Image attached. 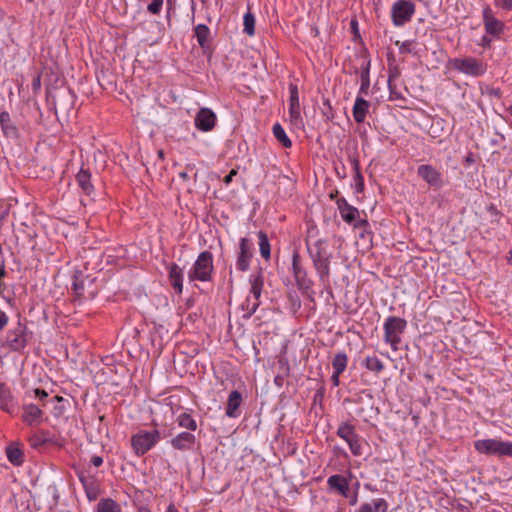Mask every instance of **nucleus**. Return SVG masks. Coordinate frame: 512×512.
Here are the masks:
<instances>
[{
  "mask_svg": "<svg viewBox=\"0 0 512 512\" xmlns=\"http://www.w3.org/2000/svg\"><path fill=\"white\" fill-rule=\"evenodd\" d=\"M316 227L307 230L305 244L313 266L321 281L325 282L330 276V262L332 253L328 250V241L323 238L313 239L317 236Z\"/></svg>",
  "mask_w": 512,
  "mask_h": 512,
  "instance_id": "obj_1",
  "label": "nucleus"
},
{
  "mask_svg": "<svg viewBox=\"0 0 512 512\" xmlns=\"http://www.w3.org/2000/svg\"><path fill=\"white\" fill-rule=\"evenodd\" d=\"M213 271V254L205 250L198 255L194 264L189 269L187 274L188 280L197 287V281L210 282L212 280Z\"/></svg>",
  "mask_w": 512,
  "mask_h": 512,
  "instance_id": "obj_2",
  "label": "nucleus"
},
{
  "mask_svg": "<svg viewBox=\"0 0 512 512\" xmlns=\"http://www.w3.org/2000/svg\"><path fill=\"white\" fill-rule=\"evenodd\" d=\"M407 321L398 316H389L386 318L384 329V340L390 344L393 350H401L405 345L402 343V336L406 330Z\"/></svg>",
  "mask_w": 512,
  "mask_h": 512,
  "instance_id": "obj_3",
  "label": "nucleus"
},
{
  "mask_svg": "<svg viewBox=\"0 0 512 512\" xmlns=\"http://www.w3.org/2000/svg\"><path fill=\"white\" fill-rule=\"evenodd\" d=\"M474 448L481 454L497 457H512V442L499 439H481L474 443Z\"/></svg>",
  "mask_w": 512,
  "mask_h": 512,
  "instance_id": "obj_4",
  "label": "nucleus"
},
{
  "mask_svg": "<svg viewBox=\"0 0 512 512\" xmlns=\"http://www.w3.org/2000/svg\"><path fill=\"white\" fill-rule=\"evenodd\" d=\"M161 439L158 430L152 431H139L131 438V445L138 456H142L151 450Z\"/></svg>",
  "mask_w": 512,
  "mask_h": 512,
  "instance_id": "obj_5",
  "label": "nucleus"
},
{
  "mask_svg": "<svg viewBox=\"0 0 512 512\" xmlns=\"http://www.w3.org/2000/svg\"><path fill=\"white\" fill-rule=\"evenodd\" d=\"M449 63L453 69L472 77L482 76L486 72V65L474 57L454 58Z\"/></svg>",
  "mask_w": 512,
  "mask_h": 512,
  "instance_id": "obj_6",
  "label": "nucleus"
},
{
  "mask_svg": "<svg viewBox=\"0 0 512 512\" xmlns=\"http://www.w3.org/2000/svg\"><path fill=\"white\" fill-rule=\"evenodd\" d=\"M337 208L342 219L354 228H366L369 224L366 219L360 218L359 210L350 205L345 198H339L336 201Z\"/></svg>",
  "mask_w": 512,
  "mask_h": 512,
  "instance_id": "obj_7",
  "label": "nucleus"
},
{
  "mask_svg": "<svg viewBox=\"0 0 512 512\" xmlns=\"http://www.w3.org/2000/svg\"><path fill=\"white\" fill-rule=\"evenodd\" d=\"M415 13V4L408 0H398L391 8V18L395 26L401 27L408 23Z\"/></svg>",
  "mask_w": 512,
  "mask_h": 512,
  "instance_id": "obj_8",
  "label": "nucleus"
},
{
  "mask_svg": "<svg viewBox=\"0 0 512 512\" xmlns=\"http://www.w3.org/2000/svg\"><path fill=\"white\" fill-rule=\"evenodd\" d=\"M292 271L298 288L307 293L313 283L308 278L307 271L301 264V257L297 250L292 254Z\"/></svg>",
  "mask_w": 512,
  "mask_h": 512,
  "instance_id": "obj_9",
  "label": "nucleus"
},
{
  "mask_svg": "<svg viewBox=\"0 0 512 512\" xmlns=\"http://www.w3.org/2000/svg\"><path fill=\"white\" fill-rule=\"evenodd\" d=\"M253 254V242L247 237H242L239 240V252L235 263L237 270L241 272L249 270Z\"/></svg>",
  "mask_w": 512,
  "mask_h": 512,
  "instance_id": "obj_10",
  "label": "nucleus"
},
{
  "mask_svg": "<svg viewBox=\"0 0 512 512\" xmlns=\"http://www.w3.org/2000/svg\"><path fill=\"white\" fill-rule=\"evenodd\" d=\"M417 175L434 189H439L443 186V177L441 172L430 164H422L418 166Z\"/></svg>",
  "mask_w": 512,
  "mask_h": 512,
  "instance_id": "obj_11",
  "label": "nucleus"
},
{
  "mask_svg": "<svg viewBox=\"0 0 512 512\" xmlns=\"http://www.w3.org/2000/svg\"><path fill=\"white\" fill-rule=\"evenodd\" d=\"M216 122V114L207 107L200 108L194 118L195 127L201 132L212 131L216 126Z\"/></svg>",
  "mask_w": 512,
  "mask_h": 512,
  "instance_id": "obj_12",
  "label": "nucleus"
},
{
  "mask_svg": "<svg viewBox=\"0 0 512 512\" xmlns=\"http://www.w3.org/2000/svg\"><path fill=\"white\" fill-rule=\"evenodd\" d=\"M27 343L25 327L21 324L9 331L6 336L5 346L14 352L22 350Z\"/></svg>",
  "mask_w": 512,
  "mask_h": 512,
  "instance_id": "obj_13",
  "label": "nucleus"
},
{
  "mask_svg": "<svg viewBox=\"0 0 512 512\" xmlns=\"http://www.w3.org/2000/svg\"><path fill=\"white\" fill-rule=\"evenodd\" d=\"M196 443V437L192 432L183 431L170 440V445L179 451L192 450Z\"/></svg>",
  "mask_w": 512,
  "mask_h": 512,
  "instance_id": "obj_14",
  "label": "nucleus"
},
{
  "mask_svg": "<svg viewBox=\"0 0 512 512\" xmlns=\"http://www.w3.org/2000/svg\"><path fill=\"white\" fill-rule=\"evenodd\" d=\"M483 22L485 25V30L488 34L497 35L502 32L504 28L503 22L496 19L493 15L492 9L490 6H485L482 11Z\"/></svg>",
  "mask_w": 512,
  "mask_h": 512,
  "instance_id": "obj_15",
  "label": "nucleus"
},
{
  "mask_svg": "<svg viewBox=\"0 0 512 512\" xmlns=\"http://www.w3.org/2000/svg\"><path fill=\"white\" fill-rule=\"evenodd\" d=\"M327 486L330 491L348 497L349 496V481L342 475L334 474L327 479Z\"/></svg>",
  "mask_w": 512,
  "mask_h": 512,
  "instance_id": "obj_16",
  "label": "nucleus"
},
{
  "mask_svg": "<svg viewBox=\"0 0 512 512\" xmlns=\"http://www.w3.org/2000/svg\"><path fill=\"white\" fill-rule=\"evenodd\" d=\"M289 115L292 122L296 123L301 119L298 88L295 84L289 85Z\"/></svg>",
  "mask_w": 512,
  "mask_h": 512,
  "instance_id": "obj_17",
  "label": "nucleus"
},
{
  "mask_svg": "<svg viewBox=\"0 0 512 512\" xmlns=\"http://www.w3.org/2000/svg\"><path fill=\"white\" fill-rule=\"evenodd\" d=\"M42 415V410L35 404H25L23 406L22 419L28 425L34 426L40 424Z\"/></svg>",
  "mask_w": 512,
  "mask_h": 512,
  "instance_id": "obj_18",
  "label": "nucleus"
},
{
  "mask_svg": "<svg viewBox=\"0 0 512 512\" xmlns=\"http://www.w3.org/2000/svg\"><path fill=\"white\" fill-rule=\"evenodd\" d=\"M0 126L3 135L8 139H18L19 131L16 125L12 122L10 114L7 111L0 113Z\"/></svg>",
  "mask_w": 512,
  "mask_h": 512,
  "instance_id": "obj_19",
  "label": "nucleus"
},
{
  "mask_svg": "<svg viewBox=\"0 0 512 512\" xmlns=\"http://www.w3.org/2000/svg\"><path fill=\"white\" fill-rule=\"evenodd\" d=\"M168 278L176 293L181 294L183 291V269L176 263H172L169 266Z\"/></svg>",
  "mask_w": 512,
  "mask_h": 512,
  "instance_id": "obj_20",
  "label": "nucleus"
},
{
  "mask_svg": "<svg viewBox=\"0 0 512 512\" xmlns=\"http://www.w3.org/2000/svg\"><path fill=\"white\" fill-rule=\"evenodd\" d=\"M369 107L370 103L367 100L359 95L356 97L352 112L354 120L357 123H363L365 121Z\"/></svg>",
  "mask_w": 512,
  "mask_h": 512,
  "instance_id": "obj_21",
  "label": "nucleus"
},
{
  "mask_svg": "<svg viewBox=\"0 0 512 512\" xmlns=\"http://www.w3.org/2000/svg\"><path fill=\"white\" fill-rule=\"evenodd\" d=\"M210 34V29L205 24H198L194 28V35L197 39V42L204 51L210 48Z\"/></svg>",
  "mask_w": 512,
  "mask_h": 512,
  "instance_id": "obj_22",
  "label": "nucleus"
},
{
  "mask_svg": "<svg viewBox=\"0 0 512 512\" xmlns=\"http://www.w3.org/2000/svg\"><path fill=\"white\" fill-rule=\"evenodd\" d=\"M242 403V395L237 390L230 393L227 401L226 415L235 418L239 415V407Z\"/></svg>",
  "mask_w": 512,
  "mask_h": 512,
  "instance_id": "obj_23",
  "label": "nucleus"
},
{
  "mask_svg": "<svg viewBox=\"0 0 512 512\" xmlns=\"http://www.w3.org/2000/svg\"><path fill=\"white\" fill-rule=\"evenodd\" d=\"M76 182L86 195H91L94 191L91 183V173L88 170L81 168L76 175Z\"/></svg>",
  "mask_w": 512,
  "mask_h": 512,
  "instance_id": "obj_24",
  "label": "nucleus"
},
{
  "mask_svg": "<svg viewBox=\"0 0 512 512\" xmlns=\"http://www.w3.org/2000/svg\"><path fill=\"white\" fill-rule=\"evenodd\" d=\"M250 294L253 296V299L258 300L261 296L263 285H264V277L262 269L259 270L257 274H252L250 276Z\"/></svg>",
  "mask_w": 512,
  "mask_h": 512,
  "instance_id": "obj_25",
  "label": "nucleus"
},
{
  "mask_svg": "<svg viewBox=\"0 0 512 512\" xmlns=\"http://www.w3.org/2000/svg\"><path fill=\"white\" fill-rule=\"evenodd\" d=\"M175 422L180 428L187 429L189 432L195 431L198 427L196 420L188 412L177 415Z\"/></svg>",
  "mask_w": 512,
  "mask_h": 512,
  "instance_id": "obj_26",
  "label": "nucleus"
},
{
  "mask_svg": "<svg viewBox=\"0 0 512 512\" xmlns=\"http://www.w3.org/2000/svg\"><path fill=\"white\" fill-rule=\"evenodd\" d=\"M370 60H364L361 65V72H360V90L359 93L362 94H368V90L370 87Z\"/></svg>",
  "mask_w": 512,
  "mask_h": 512,
  "instance_id": "obj_27",
  "label": "nucleus"
},
{
  "mask_svg": "<svg viewBox=\"0 0 512 512\" xmlns=\"http://www.w3.org/2000/svg\"><path fill=\"white\" fill-rule=\"evenodd\" d=\"M121 506L111 498H102L96 505L95 512H121Z\"/></svg>",
  "mask_w": 512,
  "mask_h": 512,
  "instance_id": "obj_28",
  "label": "nucleus"
},
{
  "mask_svg": "<svg viewBox=\"0 0 512 512\" xmlns=\"http://www.w3.org/2000/svg\"><path fill=\"white\" fill-rule=\"evenodd\" d=\"M84 491L89 501H94L101 493L100 484L98 480L93 477L88 483L84 482Z\"/></svg>",
  "mask_w": 512,
  "mask_h": 512,
  "instance_id": "obj_29",
  "label": "nucleus"
},
{
  "mask_svg": "<svg viewBox=\"0 0 512 512\" xmlns=\"http://www.w3.org/2000/svg\"><path fill=\"white\" fill-rule=\"evenodd\" d=\"M257 236L259 240L260 254L265 260H269L271 257V245L269 242V238L267 234L262 230L257 232Z\"/></svg>",
  "mask_w": 512,
  "mask_h": 512,
  "instance_id": "obj_30",
  "label": "nucleus"
},
{
  "mask_svg": "<svg viewBox=\"0 0 512 512\" xmlns=\"http://www.w3.org/2000/svg\"><path fill=\"white\" fill-rule=\"evenodd\" d=\"M259 306V301L255 299H251V296H248L245 301L241 304V310L243 311L242 318L249 319L252 314L255 313Z\"/></svg>",
  "mask_w": 512,
  "mask_h": 512,
  "instance_id": "obj_31",
  "label": "nucleus"
},
{
  "mask_svg": "<svg viewBox=\"0 0 512 512\" xmlns=\"http://www.w3.org/2000/svg\"><path fill=\"white\" fill-rule=\"evenodd\" d=\"M274 137L280 142L285 148L292 146V141L287 136L284 128L279 123H275L272 128Z\"/></svg>",
  "mask_w": 512,
  "mask_h": 512,
  "instance_id": "obj_32",
  "label": "nucleus"
},
{
  "mask_svg": "<svg viewBox=\"0 0 512 512\" xmlns=\"http://www.w3.org/2000/svg\"><path fill=\"white\" fill-rule=\"evenodd\" d=\"M352 166L355 171L354 182H355V191L357 193H361L364 190V178L360 171V164L357 158L352 159Z\"/></svg>",
  "mask_w": 512,
  "mask_h": 512,
  "instance_id": "obj_33",
  "label": "nucleus"
},
{
  "mask_svg": "<svg viewBox=\"0 0 512 512\" xmlns=\"http://www.w3.org/2000/svg\"><path fill=\"white\" fill-rule=\"evenodd\" d=\"M337 435L345 442H348L352 437L356 435L355 428L349 423H342L337 429Z\"/></svg>",
  "mask_w": 512,
  "mask_h": 512,
  "instance_id": "obj_34",
  "label": "nucleus"
},
{
  "mask_svg": "<svg viewBox=\"0 0 512 512\" xmlns=\"http://www.w3.org/2000/svg\"><path fill=\"white\" fill-rule=\"evenodd\" d=\"M244 24V33L249 36H253L255 34V17L253 13L248 9V11L244 14L243 17Z\"/></svg>",
  "mask_w": 512,
  "mask_h": 512,
  "instance_id": "obj_35",
  "label": "nucleus"
},
{
  "mask_svg": "<svg viewBox=\"0 0 512 512\" xmlns=\"http://www.w3.org/2000/svg\"><path fill=\"white\" fill-rule=\"evenodd\" d=\"M11 404V393L7 386L3 383H0V408L3 410L9 409Z\"/></svg>",
  "mask_w": 512,
  "mask_h": 512,
  "instance_id": "obj_36",
  "label": "nucleus"
},
{
  "mask_svg": "<svg viewBox=\"0 0 512 512\" xmlns=\"http://www.w3.org/2000/svg\"><path fill=\"white\" fill-rule=\"evenodd\" d=\"M371 512H387L389 508L388 502L384 498H375L368 502Z\"/></svg>",
  "mask_w": 512,
  "mask_h": 512,
  "instance_id": "obj_37",
  "label": "nucleus"
},
{
  "mask_svg": "<svg viewBox=\"0 0 512 512\" xmlns=\"http://www.w3.org/2000/svg\"><path fill=\"white\" fill-rule=\"evenodd\" d=\"M7 458L14 465H20L23 461V454L21 450L15 447L7 448Z\"/></svg>",
  "mask_w": 512,
  "mask_h": 512,
  "instance_id": "obj_38",
  "label": "nucleus"
},
{
  "mask_svg": "<svg viewBox=\"0 0 512 512\" xmlns=\"http://www.w3.org/2000/svg\"><path fill=\"white\" fill-rule=\"evenodd\" d=\"M332 365L335 372L342 373L347 366L346 354H336L333 359Z\"/></svg>",
  "mask_w": 512,
  "mask_h": 512,
  "instance_id": "obj_39",
  "label": "nucleus"
},
{
  "mask_svg": "<svg viewBox=\"0 0 512 512\" xmlns=\"http://www.w3.org/2000/svg\"><path fill=\"white\" fill-rule=\"evenodd\" d=\"M346 443L349 445L350 451L354 456L362 455V445L358 434H356Z\"/></svg>",
  "mask_w": 512,
  "mask_h": 512,
  "instance_id": "obj_40",
  "label": "nucleus"
},
{
  "mask_svg": "<svg viewBox=\"0 0 512 512\" xmlns=\"http://www.w3.org/2000/svg\"><path fill=\"white\" fill-rule=\"evenodd\" d=\"M366 367L367 369L375 372L382 371L384 365L380 359H378L375 355L367 356L366 358Z\"/></svg>",
  "mask_w": 512,
  "mask_h": 512,
  "instance_id": "obj_41",
  "label": "nucleus"
},
{
  "mask_svg": "<svg viewBox=\"0 0 512 512\" xmlns=\"http://www.w3.org/2000/svg\"><path fill=\"white\" fill-rule=\"evenodd\" d=\"M48 402L57 403L53 408V414L55 417H60L65 410V407L63 405L64 399L60 396H54L50 398Z\"/></svg>",
  "mask_w": 512,
  "mask_h": 512,
  "instance_id": "obj_42",
  "label": "nucleus"
},
{
  "mask_svg": "<svg viewBox=\"0 0 512 512\" xmlns=\"http://www.w3.org/2000/svg\"><path fill=\"white\" fill-rule=\"evenodd\" d=\"M47 438L45 437L44 433L42 434H33L29 438L30 445L33 448H39L42 445H44L47 442Z\"/></svg>",
  "mask_w": 512,
  "mask_h": 512,
  "instance_id": "obj_43",
  "label": "nucleus"
},
{
  "mask_svg": "<svg viewBox=\"0 0 512 512\" xmlns=\"http://www.w3.org/2000/svg\"><path fill=\"white\" fill-rule=\"evenodd\" d=\"M162 5L163 0H152V2L147 6V10L153 15H158L161 11Z\"/></svg>",
  "mask_w": 512,
  "mask_h": 512,
  "instance_id": "obj_44",
  "label": "nucleus"
},
{
  "mask_svg": "<svg viewBox=\"0 0 512 512\" xmlns=\"http://www.w3.org/2000/svg\"><path fill=\"white\" fill-rule=\"evenodd\" d=\"M33 397L39 399V401L43 402V406L47 405L49 402H45L46 398H48V393L41 389H34L32 391Z\"/></svg>",
  "mask_w": 512,
  "mask_h": 512,
  "instance_id": "obj_45",
  "label": "nucleus"
},
{
  "mask_svg": "<svg viewBox=\"0 0 512 512\" xmlns=\"http://www.w3.org/2000/svg\"><path fill=\"white\" fill-rule=\"evenodd\" d=\"M278 363L280 364V370L283 374H289V365H288V362L287 360L284 358L283 355H281L279 358H278Z\"/></svg>",
  "mask_w": 512,
  "mask_h": 512,
  "instance_id": "obj_46",
  "label": "nucleus"
},
{
  "mask_svg": "<svg viewBox=\"0 0 512 512\" xmlns=\"http://www.w3.org/2000/svg\"><path fill=\"white\" fill-rule=\"evenodd\" d=\"M495 4L507 11L512 9V0H495Z\"/></svg>",
  "mask_w": 512,
  "mask_h": 512,
  "instance_id": "obj_47",
  "label": "nucleus"
},
{
  "mask_svg": "<svg viewBox=\"0 0 512 512\" xmlns=\"http://www.w3.org/2000/svg\"><path fill=\"white\" fill-rule=\"evenodd\" d=\"M32 90L36 93L41 88V76L38 74L32 79Z\"/></svg>",
  "mask_w": 512,
  "mask_h": 512,
  "instance_id": "obj_48",
  "label": "nucleus"
},
{
  "mask_svg": "<svg viewBox=\"0 0 512 512\" xmlns=\"http://www.w3.org/2000/svg\"><path fill=\"white\" fill-rule=\"evenodd\" d=\"M8 320V315L0 309V332L6 327Z\"/></svg>",
  "mask_w": 512,
  "mask_h": 512,
  "instance_id": "obj_49",
  "label": "nucleus"
},
{
  "mask_svg": "<svg viewBox=\"0 0 512 512\" xmlns=\"http://www.w3.org/2000/svg\"><path fill=\"white\" fill-rule=\"evenodd\" d=\"M290 300L292 308L294 312H296L301 307V301L297 295L293 296L292 294H290Z\"/></svg>",
  "mask_w": 512,
  "mask_h": 512,
  "instance_id": "obj_50",
  "label": "nucleus"
},
{
  "mask_svg": "<svg viewBox=\"0 0 512 512\" xmlns=\"http://www.w3.org/2000/svg\"><path fill=\"white\" fill-rule=\"evenodd\" d=\"M78 478H79L82 486L84 487V482L88 483V481L91 480L93 478V476H88L83 471H80L78 473Z\"/></svg>",
  "mask_w": 512,
  "mask_h": 512,
  "instance_id": "obj_51",
  "label": "nucleus"
},
{
  "mask_svg": "<svg viewBox=\"0 0 512 512\" xmlns=\"http://www.w3.org/2000/svg\"><path fill=\"white\" fill-rule=\"evenodd\" d=\"M237 174L236 170H231L223 179V182L228 185L232 182L233 177Z\"/></svg>",
  "mask_w": 512,
  "mask_h": 512,
  "instance_id": "obj_52",
  "label": "nucleus"
},
{
  "mask_svg": "<svg viewBox=\"0 0 512 512\" xmlns=\"http://www.w3.org/2000/svg\"><path fill=\"white\" fill-rule=\"evenodd\" d=\"M91 463H92V465H94L95 467H99V466H101V465H102V463H103V458H102L101 456H97V455H95V456H93V457L91 458Z\"/></svg>",
  "mask_w": 512,
  "mask_h": 512,
  "instance_id": "obj_53",
  "label": "nucleus"
},
{
  "mask_svg": "<svg viewBox=\"0 0 512 512\" xmlns=\"http://www.w3.org/2000/svg\"><path fill=\"white\" fill-rule=\"evenodd\" d=\"M355 512H371V507L368 505V502H365Z\"/></svg>",
  "mask_w": 512,
  "mask_h": 512,
  "instance_id": "obj_54",
  "label": "nucleus"
},
{
  "mask_svg": "<svg viewBox=\"0 0 512 512\" xmlns=\"http://www.w3.org/2000/svg\"><path fill=\"white\" fill-rule=\"evenodd\" d=\"M340 374H341V373H337V372L333 371V374H332V376H331V379H332L333 384H334L335 386H338V385H339V376H340Z\"/></svg>",
  "mask_w": 512,
  "mask_h": 512,
  "instance_id": "obj_55",
  "label": "nucleus"
},
{
  "mask_svg": "<svg viewBox=\"0 0 512 512\" xmlns=\"http://www.w3.org/2000/svg\"><path fill=\"white\" fill-rule=\"evenodd\" d=\"M358 502V495H357V492H355L349 499V504L354 506L356 505Z\"/></svg>",
  "mask_w": 512,
  "mask_h": 512,
  "instance_id": "obj_56",
  "label": "nucleus"
},
{
  "mask_svg": "<svg viewBox=\"0 0 512 512\" xmlns=\"http://www.w3.org/2000/svg\"><path fill=\"white\" fill-rule=\"evenodd\" d=\"M179 177L183 180V181H188L189 179V176H188V173L186 171H182L179 173Z\"/></svg>",
  "mask_w": 512,
  "mask_h": 512,
  "instance_id": "obj_57",
  "label": "nucleus"
},
{
  "mask_svg": "<svg viewBox=\"0 0 512 512\" xmlns=\"http://www.w3.org/2000/svg\"><path fill=\"white\" fill-rule=\"evenodd\" d=\"M60 98H65V97H71V91L70 90H65L63 91L60 95H59Z\"/></svg>",
  "mask_w": 512,
  "mask_h": 512,
  "instance_id": "obj_58",
  "label": "nucleus"
},
{
  "mask_svg": "<svg viewBox=\"0 0 512 512\" xmlns=\"http://www.w3.org/2000/svg\"><path fill=\"white\" fill-rule=\"evenodd\" d=\"M165 512H179L173 504H170Z\"/></svg>",
  "mask_w": 512,
  "mask_h": 512,
  "instance_id": "obj_59",
  "label": "nucleus"
},
{
  "mask_svg": "<svg viewBox=\"0 0 512 512\" xmlns=\"http://www.w3.org/2000/svg\"><path fill=\"white\" fill-rule=\"evenodd\" d=\"M73 289L78 292L79 290H82L83 289V285L82 284H78L77 282H74L73 283Z\"/></svg>",
  "mask_w": 512,
  "mask_h": 512,
  "instance_id": "obj_60",
  "label": "nucleus"
},
{
  "mask_svg": "<svg viewBox=\"0 0 512 512\" xmlns=\"http://www.w3.org/2000/svg\"><path fill=\"white\" fill-rule=\"evenodd\" d=\"M397 74V71L394 73L390 72V75H389V79H388V85H389V89L392 91V87H391V81H392V78Z\"/></svg>",
  "mask_w": 512,
  "mask_h": 512,
  "instance_id": "obj_61",
  "label": "nucleus"
},
{
  "mask_svg": "<svg viewBox=\"0 0 512 512\" xmlns=\"http://www.w3.org/2000/svg\"><path fill=\"white\" fill-rule=\"evenodd\" d=\"M364 488L369 490V491H371V492L377 491V489L375 487H373L371 484H365Z\"/></svg>",
  "mask_w": 512,
  "mask_h": 512,
  "instance_id": "obj_62",
  "label": "nucleus"
},
{
  "mask_svg": "<svg viewBox=\"0 0 512 512\" xmlns=\"http://www.w3.org/2000/svg\"><path fill=\"white\" fill-rule=\"evenodd\" d=\"M110 359V355H105L104 357L101 358L102 362L107 365L109 364Z\"/></svg>",
  "mask_w": 512,
  "mask_h": 512,
  "instance_id": "obj_63",
  "label": "nucleus"
},
{
  "mask_svg": "<svg viewBox=\"0 0 512 512\" xmlns=\"http://www.w3.org/2000/svg\"><path fill=\"white\" fill-rule=\"evenodd\" d=\"M500 90L499 89H491L490 95L500 96Z\"/></svg>",
  "mask_w": 512,
  "mask_h": 512,
  "instance_id": "obj_64",
  "label": "nucleus"
}]
</instances>
